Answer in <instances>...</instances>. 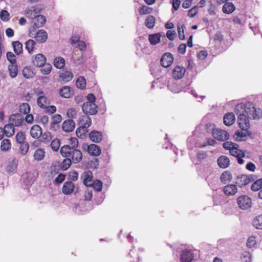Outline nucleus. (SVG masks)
I'll return each instance as SVG.
<instances>
[{"label":"nucleus","instance_id":"nucleus-1","mask_svg":"<svg viewBox=\"0 0 262 262\" xmlns=\"http://www.w3.org/2000/svg\"><path fill=\"white\" fill-rule=\"evenodd\" d=\"M235 112L238 115L237 123L239 127L243 130H247L250 128V122L248 115V109H246V106L243 103L236 105Z\"/></svg>","mask_w":262,"mask_h":262},{"label":"nucleus","instance_id":"nucleus-2","mask_svg":"<svg viewBox=\"0 0 262 262\" xmlns=\"http://www.w3.org/2000/svg\"><path fill=\"white\" fill-rule=\"evenodd\" d=\"M60 153L63 157L70 159L74 164L79 163L82 159V152L79 149H71L69 145L61 146Z\"/></svg>","mask_w":262,"mask_h":262},{"label":"nucleus","instance_id":"nucleus-3","mask_svg":"<svg viewBox=\"0 0 262 262\" xmlns=\"http://www.w3.org/2000/svg\"><path fill=\"white\" fill-rule=\"evenodd\" d=\"M177 252L180 253V260L181 262H192L194 258L192 250L186 245L175 246L174 248Z\"/></svg>","mask_w":262,"mask_h":262},{"label":"nucleus","instance_id":"nucleus-4","mask_svg":"<svg viewBox=\"0 0 262 262\" xmlns=\"http://www.w3.org/2000/svg\"><path fill=\"white\" fill-rule=\"evenodd\" d=\"M195 129L192 132V135L187 139V147L190 158L193 164L196 165V163L195 162L196 158V136L195 135Z\"/></svg>","mask_w":262,"mask_h":262},{"label":"nucleus","instance_id":"nucleus-5","mask_svg":"<svg viewBox=\"0 0 262 262\" xmlns=\"http://www.w3.org/2000/svg\"><path fill=\"white\" fill-rule=\"evenodd\" d=\"M33 25L29 30V36L33 37L36 28L42 27L46 22V17L42 15H34Z\"/></svg>","mask_w":262,"mask_h":262},{"label":"nucleus","instance_id":"nucleus-6","mask_svg":"<svg viewBox=\"0 0 262 262\" xmlns=\"http://www.w3.org/2000/svg\"><path fill=\"white\" fill-rule=\"evenodd\" d=\"M237 203L240 209L246 210L251 208L252 206V200L248 196L243 195L237 198Z\"/></svg>","mask_w":262,"mask_h":262},{"label":"nucleus","instance_id":"nucleus-7","mask_svg":"<svg viewBox=\"0 0 262 262\" xmlns=\"http://www.w3.org/2000/svg\"><path fill=\"white\" fill-rule=\"evenodd\" d=\"M24 121V117L20 114H14L10 115L9 119V123L7 125H11L13 127L14 126H19L23 124Z\"/></svg>","mask_w":262,"mask_h":262},{"label":"nucleus","instance_id":"nucleus-8","mask_svg":"<svg viewBox=\"0 0 262 262\" xmlns=\"http://www.w3.org/2000/svg\"><path fill=\"white\" fill-rule=\"evenodd\" d=\"M98 106L95 103H84L82 106V111L86 115H93L98 113Z\"/></svg>","mask_w":262,"mask_h":262},{"label":"nucleus","instance_id":"nucleus-9","mask_svg":"<svg viewBox=\"0 0 262 262\" xmlns=\"http://www.w3.org/2000/svg\"><path fill=\"white\" fill-rule=\"evenodd\" d=\"M254 176L253 175L247 176L242 174L237 177L236 184L239 187H242L248 184L250 182L254 181L255 178H254Z\"/></svg>","mask_w":262,"mask_h":262},{"label":"nucleus","instance_id":"nucleus-10","mask_svg":"<svg viewBox=\"0 0 262 262\" xmlns=\"http://www.w3.org/2000/svg\"><path fill=\"white\" fill-rule=\"evenodd\" d=\"M212 136L215 139L222 141L228 140L229 137V135L227 131L220 128L215 129L213 132Z\"/></svg>","mask_w":262,"mask_h":262},{"label":"nucleus","instance_id":"nucleus-11","mask_svg":"<svg viewBox=\"0 0 262 262\" xmlns=\"http://www.w3.org/2000/svg\"><path fill=\"white\" fill-rule=\"evenodd\" d=\"M14 133V127L11 126V125H5L4 128L0 127V140L3 138L4 135L7 137H10Z\"/></svg>","mask_w":262,"mask_h":262},{"label":"nucleus","instance_id":"nucleus-12","mask_svg":"<svg viewBox=\"0 0 262 262\" xmlns=\"http://www.w3.org/2000/svg\"><path fill=\"white\" fill-rule=\"evenodd\" d=\"M246 109H248V114L251 115L253 119L258 120L262 117V110L260 108L250 104L249 107H246Z\"/></svg>","mask_w":262,"mask_h":262},{"label":"nucleus","instance_id":"nucleus-13","mask_svg":"<svg viewBox=\"0 0 262 262\" xmlns=\"http://www.w3.org/2000/svg\"><path fill=\"white\" fill-rule=\"evenodd\" d=\"M173 61L172 55L170 53H164L160 60L161 65L164 68H168L172 64Z\"/></svg>","mask_w":262,"mask_h":262},{"label":"nucleus","instance_id":"nucleus-14","mask_svg":"<svg viewBox=\"0 0 262 262\" xmlns=\"http://www.w3.org/2000/svg\"><path fill=\"white\" fill-rule=\"evenodd\" d=\"M230 153L232 156L237 158L238 163L239 164H243L244 163V161L242 159V158L244 157L245 153L243 151L238 149L237 144L232 149H230Z\"/></svg>","mask_w":262,"mask_h":262},{"label":"nucleus","instance_id":"nucleus-15","mask_svg":"<svg viewBox=\"0 0 262 262\" xmlns=\"http://www.w3.org/2000/svg\"><path fill=\"white\" fill-rule=\"evenodd\" d=\"M81 179L83 180V184L87 187H91L93 181L92 172L89 170L84 172L81 175Z\"/></svg>","mask_w":262,"mask_h":262},{"label":"nucleus","instance_id":"nucleus-16","mask_svg":"<svg viewBox=\"0 0 262 262\" xmlns=\"http://www.w3.org/2000/svg\"><path fill=\"white\" fill-rule=\"evenodd\" d=\"M37 173L35 172H26L23 176L24 182L26 185L32 184L36 180Z\"/></svg>","mask_w":262,"mask_h":262},{"label":"nucleus","instance_id":"nucleus-17","mask_svg":"<svg viewBox=\"0 0 262 262\" xmlns=\"http://www.w3.org/2000/svg\"><path fill=\"white\" fill-rule=\"evenodd\" d=\"M186 69L182 66H177L172 71V76L175 79L182 78L185 73Z\"/></svg>","mask_w":262,"mask_h":262},{"label":"nucleus","instance_id":"nucleus-18","mask_svg":"<svg viewBox=\"0 0 262 262\" xmlns=\"http://www.w3.org/2000/svg\"><path fill=\"white\" fill-rule=\"evenodd\" d=\"M74 189L75 185L74 183L71 181H68L64 183L62 188V192L64 194L69 195L74 191Z\"/></svg>","mask_w":262,"mask_h":262},{"label":"nucleus","instance_id":"nucleus-19","mask_svg":"<svg viewBox=\"0 0 262 262\" xmlns=\"http://www.w3.org/2000/svg\"><path fill=\"white\" fill-rule=\"evenodd\" d=\"M32 36L37 41L41 43L45 42L48 38L47 32L43 30H40L36 33L33 32Z\"/></svg>","mask_w":262,"mask_h":262},{"label":"nucleus","instance_id":"nucleus-20","mask_svg":"<svg viewBox=\"0 0 262 262\" xmlns=\"http://www.w3.org/2000/svg\"><path fill=\"white\" fill-rule=\"evenodd\" d=\"M73 74L71 71L68 70L67 69H63L59 72V78L62 81L67 82L72 80Z\"/></svg>","mask_w":262,"mask_h":262},{"label":"nucleus","instance_id":"nucleus-21","mask_svg":"<svg viewBox=\"0 0 262 262\" xmlns=\"http://www.w3.org/2000/svg\"><path fill=\"white\" fill-rule=\"evenodd\" d=\"M46 62V58L42 54H37L35 56L32 62L34 66L37 67H42Z\"/></svg>","mask_w":262,"mask_h":262},{"label":"nucleus","instance_id":"nucleus-22","mask_svg":"<svg viewBox=\"0 0 262 262\" xmlns=\"http://www.w3.org/2000/svg\"><path fill=\"white\" fill-rule=\"evenodd\" d=\"M60 95L65 98H69L74 94L72 88L68 86H64L59 90Z\"/></svg>","mask_w":262,"mask_h":262},{"label":"nucleus","instance_id":"nucleus-23","mask_svg":"<svg viewBox=\"0 0 262 262\" xmlns=\"http://www.w3.org/2000/svg\"><path fill=\"white\" fill-rule=\"evenodd\" d=\"M75 125V122L73 120L68 119L62 123V128L66 132H71L74 130Z\"/></svg>","mask_w":262,"mask_h":262},{"label":"nucleus","instance_id":"nucleus-24","mask_svg":"<svg viewBox=\"0 0 262 262\" xmlns=\"http://www.w3.org/2000/svg\"><path fill=\"white\" fill-rule=\"evenodd\" d=\"M88 152L93 156H98L101 154L100 147L95 144H91L88 146Z\"/></svg>","mask_w":262,"mask_h":262},{"label":"nucleus","instance_id":"nucleus-25","mask_svg":"<svg viewBox=\"0 0 262 262\" xmlns=\"http://www.w3.org/2000/svg\"><path fill=\"white\" fill-rule=\"evenodd\" d=\"M89 137L92 142L99 143L102 139V134L100 132L94 130L89 133Z\"/></svg>","mask_w":262,"mask_h":262},{"label":"nucleus","instance_id":"nucleus-26","mask_svg":"<svg viewBox=\"0 0 262 262\" xmlns=\"http://www.w3.org/2000/svg\"><path fill=\"white\" fill-rule=\"evenodd\" d=\"M42 134L41 128L38 125H34L31 128L30 135L34 139L39 138Z\"/></svg>","mask_w":262,"mask_h":262},{"label":"nucleus","instance_id":"nucleus-27","mask_svg":"<svg viewBox=\"0 0 262 262\" xmlns=\"http://www.w3.org/2000/svg\"><path fill=\"white\" fill-rule=\"evenodd\" d=\"M217 164L220 167L226 168L229 166L230 160L227 156H222L218 158Z\"/></svg>","mask_w":262,"mask_h":262},{"label":"nucleus","instance_id":"nucleus-28","mask_svg":"<svg viewBox=\"0 0 262 262\" xmlns=\"http://www.w3.org/2000/svg\"><path fill=\"white\" fill-rule=\"evenodd\" d=\"M223 120L224 123L226 125L230 126L235 121V116L233 113H228L224 116Z\"/></svg>","mask_w":262,"mask_h":262},{"label":"nucleus","instance_id":"nucleus-29","mask_svg":"<svg viewBox=\"0 0 262 262\" xmlns=\"http://www.w3.org/2000/svg\"><path fill=\"white\" fill-rule=\"evenodd\" d=\"M161 35L159 33L151 34L148 35V40L150 44L155 46L160 43L161 41Z\"/></svg>","mask_w":262,"mask_h":262},{"label":"nucleus","instance_id":"nucleus-30","mask_svg":"<svg viewBox=\"0 0 262 262\" xmlns=\"http://www.w3.org/2000/svg\"><path fill=\"white\" fill-rule=\"evenodd\" d=\"M235 9L234 4L231 2H226L222 8V11L224 13L231 14Z\"/></svg>","mask_w":262,"mask_h":262},{"label":"nucleus","instance_id":"nucleus-31","mask_svg":"<svg viewBox=\"0 0 262 262\" xmlns=\"http://www.w3.org/2000/svg\"><path fill=\"white\" fill-rule=\"evenodd\" d=\"M224 192L227 195H232L237 192V188L235 185H228L224 188Z\"/></svg>","mask_w":262,"mask_h":262},{"label":"nucleus","instance_id":"nucleus-32","mask_svg":"<svg viewBox=\"0 0 262 262\" xmlns=\"http://www.w3.org/2000/svg\"><path fill=\"white\" fill-rule=\"evenodd\" d=\"M250 134L249 129L247 130H243L242 129L241 130H236L235 133L234 137L236 140L243 141L244 140L243 138L249 135Z\"/></svg>","mask_w":262,"mask_h":262},{"label":"nucleus","instance_id":"nucleus-33","mask_svg":"<svg viewBox=\"0 0 262 262\" xmlns=\"http://www.w3.org/2000/svg\"><path fill=\"white\" fill-rule=\"evenodd\" d=\"M167 86L170 91L174 93H178L182 91L181 86L177 84L173 80L168 82Z\"/></svg>","mask_w":262,"mask_h":262},{"label":"nucleus","instance_id":"nucleus-34","mask_svg":"<svg viewBox=\"0 0 262 262\" xmlns=\"http://www.w3.org/2000/svg\"><path fill=\"white\" fill-rule=\"evenodd\" d=\"M53 64L56 68L61 69L65 66V60L61 57H56L54 59Z\"/></svg>","mask_w":262,"mask_h":262},{"label":"nucleus","instance_id":"nucleus-35","mask_svg":"<svg viewBox=\"0 0 262 262\" xmlns=\"http://www.w3.org/2000/svg\"><path fill=\"white\" fill-rule=\"evenodd\" d=\"M12 46L14 49V51L16 55H19L23 53V45L20 41H13Z\"/></svg>","mask_w":262,"mask_h":262},{"label":"nucleus","instance_id":"nucleus-36","mask_svg":"<svg viewBox=\"0 0 262 262\" xmlns=\"http://www.w3.org/2000/svg\"><path fill=\"white\" fill-rule=\"evenodd\" d=\"M8 68L10 77L12 78L16 77L18 73V66L17 63L10 64L8 66Z\"/></svg>","mask_w":262,"mask_h":262},{"label":"nucleus","instance_id":"nucleus-37","mask_svg":"<svg viewBox=\"0 0 262 262\" xmlns=\"http://www.w3.org/2000/svg\"><path fill=\"white\" fill-rule=\"evenodd\" d=\"M156 18L152 15H148L145 21V25L149 29H152L155 25Z\"/></svg>","mask_w":262,"mask_h":262},{"label":"nucleus","instance_id":"nucleus-38","mask_svg":"<svg viewBox=\"0 0 262 262\" xmlns=\"http://www.w3.org/2000/svg\"><path fill=\"white\" fill-rule=\"evenodd\" d=\"M232 177L229 171H225L221 176L220 179L224 184L229 182L232 180Z\"/></svg>","mask_w":262,"mask_h":262},{"label":"nucleus","instance_id":"nucleus-39","mask_svg":"<svg viewBox=\"0 0 262 262\" xmlns=\"http://www.w3.org/2000/svg\"><path fill=\"white\" fill-rule=\"evenodd\" d=\"M11 147L10 140L8 139H5L2 140L1 144V149L2 151H8Z\"/></svg>","mask_w":262,"mask_h":262},{"label":"nucleus","instance_id":"nucleus-40","mask_svg":"<svg viewBox=\"0 0 262 262\" xmlns=\"http://www.w3.org/2000/svg\"><path fill=\"white\" fill-rule=\"evenodd\" d=\"M45 156V152L43 149L38 148L36 149L34 154V158L37 161L42 160Z\"/></svg>","mask_w":262,"mask_h":262},{"label":"nucleus","instance_id":"nucleus-41","mask_svg":"<svg viewBox=\"0 0 262 262\" xmlns=\"http://www.w3.org/2000/svg\"><path fill=\"white\" fill-rule=\"evenodd\" d=\"M62 162L60 163L59 165V166L60 167V169L62 170H67L71 165L72 163L73 162L71 161V160H70V159H68L67 158H65Z\"/></svg>","mask_w":262,"mask_h":262},{"label":"nucleus","instance_id":"nucleus-42","mask_svg":"<svg viewBox=\"0 0 262 262\" xmlns=\"http://www.w3.org/2000/svg\"><path fill=\"white\" fill-rule=\"evenodd\" d=\"M253 225L257 229H262V215L257 216L253 220Z\"/></svg>","mask_w":262,"mask_h":262},{"label":"nucleus","instance_id":"nucleus-43","mask_svg":"<svg viewBox=\"0 0 262 262\" xmlns=\"http://www.w3.org/2000/svg\"><path fill=\"white\" fill-rule=\"evenodd\" d=\"M76 85L78 89L83 90L85 88L86 81L84 77L79 76L77 78Z\"/></svg>","mask_w":262,"mask_h":262},{"label":"nucleus","instance_id":"nucleus-44","mask_svg":"<svg viewBox=\"0 0 262 262\" xmlns=\"http://www.w3.org/2000/svg\"><path fill=\"white\" fill-rule=\"evenodd\" d=\"M17 167V164L15 160H11L8 162L6 168V171L9 173L14 172Z\"/></svg>","mask_w":262,"mask_h":262},{"label":"nucleus","instance_id":"nucleus-45","mask_svg":"<svg viewBox=\"0 0 262 262\" xmlns=\"http://www.w3.org/2000/svg\"><path fill=\"white\" fill-rule=\"evenodd\" d=\"M23 75L25 78L30 79L34 76V73L30 68L26 67L23 70Z\"/></svg>","mask_w":262,"mask_h":262},{"label":"nucleus","instance_id":"nucleus-46","mask_svg":"<svg viewBox=\"0 0 262 262\" xmlns=\"http://www.w3.org/2000/svg\"><path fill=\"white\" fill-rule=\"evenodd\" d=\"M35 44L36 43L35 41H34L32 39H29L26 42L25 48L30 54H31L33 52Z\"/></svg>","mask_w":262,"mask_h":262},{"label":"nucleus","instance_id":"nucleus-47","mask_svg":"<svg viewBox=\"0 0 262 262\" xmlns=\"http://www.w3.org/2000/svg\"><path fill=\"white\" fill-rule=\"evenodd\" d=\"M19 111L20 113L25 115L29 114L30 112V106L29 104L27 103H24L20 104L19 108Z\"/></svg>","mask_w":262,"mask_h":262},{"label":"nucleus","instance_id":"nucleus-48","mask_svg":"<svg viewBox=\"0 0 262 262\" xmlns=\"http://www.w3.org/2000/svg\"><path fill=\"white\" fill-rule=\"evenodd\" d=\"M37 104L41 108L45 107V104H49V102L45 96H40L37 99Z\"/></svg>","mask_w":262,"mask_h":262},{"label":"nucleus","instance_id":"nucleus-49","mask_svg":"<svg viewBox=\"0 0 262 262\" xmlns=\"http://www.w3.org/2000/svg\"><path fill=\"white\" fill-rule=\"evenodd\" d=\"M262 188V178L255 181L251 186V189L252 191H257Z\"/></svg>","mask_w":262,"mask_h":262},{"label":"nucleus","instance_id":"nucleus-50","mask_svg":"<svg viewBox=\"0 0 262 262\" xmlns=\"http://www.w3.org/2000/svg\"><path fill=\"white\" fill-rule=\"evenodd\" d=\"M184 25L183 24H178L177 26V30L178 33L179 38L180 40H184L185 39V34L184 31Z\"/></svg>","mask_w":262,"mask_h":262},{"label":"nucleus","instance_id":"nucleus-51","mask_svg":"<svg viewBox=\"0 0 262 262\" xmlns=\"http://www.w3.org/2000/svg\"><path fill=\"white\" fill-rule=\"evenodd\" d=\"M88 132L85 127L80 126L76 130V136L79 138H82L85 133Z\"/></svg>","mask_w":262,"mask_h":262},{"label":"nucleus","instance_id":"nucleus-52","mask_svg":"<svg viewBox=\"0 0 262 262\" xmlns=\"http://www.w3.org/2000/svg\"><path fill=\"white\" fill-rule=\"evenodd\" d=\"M102 184L101 181L96 180L92 182L91 187H93L96 191H100L102 190Z\"/></svg>","mask_w":262,"mask_h":262},{"label":"nucleus","instance_id":"nucleus-53","mask_svg":"<svg viewBox=\"0 0 262 262\" xmlns=\"http://www.w3.org/2000/svg\"><path fill=\"white\" fill-rule=\"evenodd\" d=\"M60 145L59 139L55 138L51 143V147L53 150L57 151L58 150Z\"/></svg>","mask_w":262,"mask_h":262},{"label":"nucleus","instance_id":"nucleus-54","mask_svg":"<svg viewBox=\"0 0 262 262\" xmlns=\"http://www.w3.org/2000/svg\"><path fill=\"white\" fill-rule=\"evenodd\" d=\"M16 141L18 143H22L25 142L26 139L25 134L23 132H19L17 133L15 136Z\"/></svg>","mask_w":262,"mask_h":262},{"label":"nucleus","instance_id":"nucleus-55","mask_svg":"<svg viewBox=\"0 0 262 262\" xmlns=\"http://www.w3.org/2000/svg\"><path fill=\"white\" fill-rule=\"evenodd\" d=\"M256 238V237L254 236H251L248 238L247 242V246L248 248H253L256 245L257 243Z\"/></svg>","mask_w":262,"mask_h":262},{"label":"nucleus","instance_id":"nucleus-56","mask_svg":"<svg viewBox=\"0 0 262 262\" xmlns=\"http://www.w3.org/2000/svg\"><path fill=\"white\" fill-rule=\"evenodd\" d=\"M70 144L71 145L70 148L71 149H78L77 148L79 146V142L76 138L71 137L70 139Z\"/></svg>","mask_w":262,"mask_h":262},{"label":"nucleus","instance_id":"nucleus-57","mask_svg":"<svg viewBox=\"0 0 262 262\" xmlns=\"http://www.w3.org/2000/svg\"><path fill=\"white\" fill-rule=\"evenodd\" d=\"M7 58L11 64H15L16 59L15 55L11 52H8L6 54Z\"/></svg>","mask_w":262,"mask_h":262},{"label":"nucleus","instance_id":"nucleus-58","mask_svg":"<svg viewBox=\"0 0 262 262\" xmlns=\"http://www.w3.org/2000/svg\"><path fill=\"white\" fill-rule=\"evenodd\" d=\"M20 144L19 147V149L20 150L22 155H25L28 152L29 145L27 142H23L22 143H19Z\"/></svg>","mask_w":262,"mask_h":262},{"label":"nucleus","instance_id":"nucleus-59","mask_svg":"<svg viewBox=\"0 0 262 262\" xmlns=\"http://www.w3.org/2000/svg\"><path fill=\"white\" fill-rule=\"evenodd\" d=\"M78 178V172L76 170H73L72 172H69L68 176V179L69 181H76Z\"/></svg>","mask_w":262,"mask_h":262},{"label":"nucleus","instance_id":"nucleus-60","mask_svg":"<svg viewBox=\"0 0 262 262\" xmlns=\"http://www.w3.org/2000/svg\"><path fill=\"white\" fill-rule=\"evenodd\" d=\"M43 66V67L41 69L42 73L45 75L49 74L52 69V66L49 63H45Z\"/></svg>","mask_w":262,"mask_h":262},{"label":"nucleus","instance_id":"nucleus-61","mask_svg":"<svg viewBox=\"0 0 262 262\" xmlns=\"http://www.w3.org/2000/svg\"><path fill=\"white\" fill-rule=\"evenodd\" d=\"M41 136V141L45 143L49 142L51 140V135L49 132H46L43 134L42 133Z\"/></svg>","mask_w":262,"mask_h":262},{"label":"nucleus","instance_id":"nucleus-62","mask_svg":"<svg viewBox=\"0 0 262 262\" xmlns=\"http://www.w3.org/2000/svg\"><path fill=\"white\" fill-rule=\"evenodd\" d=\"M1 19L4 21H8L9 19V13L7 10H3L0 13Z\"/></svg>","mask_w":262,"mask_h":262},{"label":"nucleus","instance_id":"nucleus-63","mask_svg":"<svg viewBox=\"0 0 262 262\" xmlns=\"http://www.w3.org/2000/svg\"><path fill=\"white\" fill-rule=\"evenodd\" d=\"M151 8L146 6H143L140 8L139 12L140 14H149L151 12Z\"/></svg>","mask_w":262,"mask_h":262},{"label":"nucleus","instance_id":"nucleus-64","mask_svg":"<svg viewBox=\"0 0 262 262\" xmlns=\"http://www.w3.org/2000/svg\"><path fill=\"white\" fill-rule=\"evenodd\" d=\"M52 121L51 123H53V124L58 125L61 121L62 117L59 114H56L52 117Z\"/></svg>","mask_w":262,"mask_h":262}]
</instances>
